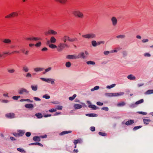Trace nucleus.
Masks as SVG:
<instances>
[{
    "label": "nucleus",
    "instance_id": "nucleus-1",
    "mask_svg": "<svg viewBox=\"0 0 153 153\" xmlns=\"http://www.w3.org/2000/svg\"><path fill=\"white\" fill-rule=\"evenodd\" d=\"M72 13L76 17H77L81 19H82L84 17V15L83 13L78 10H75Z\"/></svg>",
    "mask_w": 153,
    "mask_h": 153
},
{
    "label": "nucleus",
    "instance_id": "nucleus-2",
    "mask_svg": "<svg viewBox=\"0 0 153 153\" xmlns=\"http://www.w3.org/2000/svg\"><path fill=\"white\" fill-rule=\"evenodd\" d=\"M82 36L86 39H94L96 37V35L93 33H90L83 35Z\"/></svg>",
    "mask_w": 153,
    "mask_h": 153
},
{
    "label": "nucleus",
    "instance_id": "nucleus-3",
    "mask_svg": "<svg viewBox=\"0 0 153 153\" xmlns=\"http://www.w3.org/2000/svg\"><path fill=\"white\" fill-rule=\"evenodd\" d=\"M68 45L66 44L60 43L58 45L57 50L59 52H61L65 47L68 48Z\"/></svg>",
    "mask_w": 153,
    "mask_h": 153
},
{
    "label": "nucleus",
    "instance_id": "nucleus-4",
    "mask_svg": "<svg viewBox=\"0 0 153 153\" xmlns=\"http://www.w3.org/2000/svg\"><path fill=\"white\" fill-rule=\"evenodd\" d=\"M124 94V93L123 92L116 93H106L105 94V95L110 97H116L121 96Z\"/></svg>",
    "mask_w": 153,
    "mask_h": 153
},
{
    "label": "nucleus",
    "instance_id": "nucleus-5",
    "mask_svg": "<svg viewBox=\"0 0 153 153\" xmlns=\"http://www.w3.org/2000/svg\"><path fill=\"white\" fill-rule=\"evenodd\" d=\"M88 54V52L87 51H85V53H84L83 52H81L77 56V58L84 59L87 57V56Z\"/></svg>",
    "mask_w": 153,
    "mask_h": 153
},
{
    "label": "nucleus",
    "instance_id": "nucleus-6",
    "mask_svg": "<svg viewBox=\"0 0 153 153\" xmlns=\"http://www.w3.org/2000/svg\"><path fill=\"white\" fill-rule=\"evenodd\" d=\"M57 33L52 29H50L48 31L45 32V34L46 35H56L57 34Z\"/></svg>",
    "mask_w": 153,
    "mask_h": 153
},
{
    "label": "nucleus",
    "instance_id": "nucleus-7",
    "mask_svg": "<svg viewBox=\"0 0 153 153\" xmlns=\"http://www.w3.org/2000/svg\"><path fill=\"white\" fill-rule=\"evenodd\" d=\"M18 92L20 94H22L24 93L27 94L29 93V91L25 88H22L20 89Z\"/></svg>",
    "mask_w": 153,
    "mask_h": 153
},
{
    "label": "nucleus",
    "instance_id": "nucleus-8",
    "mask_svg": "<svg viewBox=\"0 0 153 153\" xmlns=\"http://www.w3.org/2000/svg\"><path fill=\"white\" fill-rule=\"evenodd\" d=\"M112 25L113 26H115L117 24V20L115 17L113 16L111 19Z\"/></svg>",
    "mask_w": 153,
    "mask_h": 153
},
{
    "label": "nucleus",
    "instance_id": "nucleus-9",
    "mask_svg": "<svg viewBox=\"0 0 153 153\" xmlns=\"http://www.w3.org/2000/svg\"><path fill=\"white\" fill-rule=\"evenodd\" d=\"M5 116L7 118L12 119L15 117V115L13 113H10L6 114Z\"/></svg>",
    "mask_w": 153,
    "mask_h": 153
},
{
    "label": "nucleus",
    "instance_id": "nucleus-10",
    "mask_svg": "<svg viewBox=\"0 0 153 153\" xmlns=\"http://www.w3.org/2000/svg\"><path fill=\"white\" fill-rule=\"evenodd\" d=\"M66 58L68 59H78L77 56L75 54L67 55Z\"/></svg>",
    "mask_w": 153,
    "mask_h": 153
},
{
    "label": "nucleus",
    "instance_id": "nucleus-11",
    "mask_svg": "<svg viewBox=\"0 0 153 153\" xmlns=\"http://www.w3.org/2000/svg\"><path fill=\"white\" fill-rule=\"evenodd\" d=\"M44 69L43 68L36 67L33 69V70L36 72H41L44 70Z\"/></svg>",
    "mask_w": 153,
    "mask_h": 153
},
{
    "label": "nucleus",
    "instance_id": "nucleus-12",
    "mask_svg": "<svg viewBox=\"0 0 153 153\" xmlns=\"http://www.w3.org/2000/svg\"><path fill=\"white\" fill-rule=\"evenodd\" d=\"M127 78L128 79L130 80H135L136 79V77L132 74L128 75L127 76Z\"/></svg>",
    "mask_w": 153,
    "mask_h": 153
},
{
    "label": "nucleus",
    "instance_id": "nucleus-13",
    "mask_svg": "<svg viewBox=\"0 0 153 153\" xmlns=\"http://www.w3.org/2000/svg\"><path fill=\"white\" fill-rule=\"evenodd\" d=\"M38 85H32L31 86V88L33 91H36L38 89Z\"/></svg>",
    "mask_w": 153,
    "mask_h": 153
},
{
    "label": "nucleus",
    "instance_id": "nucleus-14",
    "mask_svg": "<svg viewBox=\"0 0 153 153\" xmlns=\"http://www.w3.org/2000/svg\"><path fill=\"white\" fill-rule=\"evenodd\" d=\"M40 79L44 81H45L48 83H50L51 81V78H40Z\"/></svg>",
    "mask_w": 153,
    "mask_h": 153
},
{
    "label": "nucleus",
    "instance_id": "nucleus-15",
    "mask_svg": "<svg viewBox=\"0 0 153 153\" xmlns=\"http://www.w3.org/2000/svg\"><path fill=\"white\" fill-rule=\"evenodd\" d=\"M66 38H68V41L70 42H74L77 41V39L75 37L73 38H71L69 37H66Z\"/></svg>",
    "mask_w": 153,
    "mask_h": 153
},
{
    "label": "nucleus",
    "instance_id": "nucleus-16",
    "mask_svg": "<svg viewBox=\"0 0 153 153\" xmlns=\"http://www.w3.org/2000/svg\"><path fill=\"white\" fill-rule=\"evenodd\" d=\"M72 132L71 131H64L62 132L59 133V135H63L66 134L68 133H71Z\"/></svg>",
    "mask_w": 153,
    "mask_h": 153
},
{
    "label": "nucleus",
    "instance_id": "nucleus-17",
    "mask_svg": "<svg viewBox=\"0 0 153 153\" xmlns=\"http://www.w3.org/2000/svg\"><path fill=\"white\" fill-rule=\"evenodd\" d=\"M74 107L76 109H77L81 108L82 105L79 104H75L74 105Z\"/></svg>",
    "mask_w": 153,
    "mask_h": 153
},
{
    "label": "nucleus",
    "instance_id": "nucleus-18",
    "mask_svg": "<svg viewBox=\"0 0 153 153\" xmlns=\"http://www.w3.org/2000/svg\"><path fill=\"white\" fill-rule=\"evenodd\" d=\"M134 123V120H130L127 121L126 123L125 124L126 125L128 126L133 124Z\"/></svg>",
    "mask_w": 153,
    "mask_h": 153
},
{
    "label": "nucleus",
    "instance_id": "nucleus-19",
    "mask_svg": "<svg viewBox=\"0 0 153 153\" xmlns=\"http://www.w3.org/2000/svg\"><path fill=\"white\" fill-rule=\"evenodd\" d=\"M3 42L4 43L9 44L11 43V40L9 39H5L3 40Z\"/></svg>",
    "mask_w": 153,
    "mask_h": 153
},
{
    "label": "nucleus",
    "instance_id": "nucleus-20",
    "mask_svg": "<svg viewBox=\"0 0 153 153\" xmlns=\"http://www.w3.org/2000/svg\"><path fill=\"white\" fill-rule=\"evenodd\" d=\"M85 115L86 116L91 117H96L97 116V114L94 113L87 114Z\"/></svg>",
    "mask_w": 153,
    "mask_h": 153
},
{
    "label": "nucleus",
    "instance_id": "nucleus-21",
    "mask_svg": "<svg viewBox=\"0 0 153 153\" xmlns=\"http://www.w3.org/2000/svg\"><path fill=\"white\" fill-rule=\"evenodd\" d=\"M25 108H33L34 106L32 104H26L25 105Z\"/></svg>",
    "mask_w": 153,
    "mask_h": 153
},
{
    "label": "nucleus",
    "instance_id": "nucleus-22",
    "mask_svg": "<svg viewBox=\"0 0 153 153\" xmlns=\"http://www.w3.org/2000/svg\"><path fill=\"white\" fill-rule=\"evenodd\" d=\"M25 131L24 130H19L18 131L19 135V137L22 136L25 133Z\"/></svg>",
    "mask_w": 153,
    "mask_h": 153
},
{
    "label": "nucleus",
    "instance_id": "nucleus-23",
    "mask_svg": "<svg viewBox=\"0 0 153 153\" xmlns=\"http://www.w3.org/2000/svg\"><path fill=\"white\" fill-rule=\"evenodd\" d=\"M50 40L51 42V43H55L56 42V39H55L54 37L52 36H51L50 39Z\"/></svg>",
    "mask_w": 153,
    "mask_h": 153
},
{
    "label": "nucleus",
    "instance_id": "nucleus-24",
    "mask_svg": "<svg viewBox=\"0 0 153 153\" xmlns=\"http://www.w3.org/2000/svg\"><path fill=\"white\" fill-rule=\"evenodd\" d=\"M7 71L10 74H12L15 73V70L14 69H10V68H7Z\"/></svg>",
    "mask_w": 153,
    "mask_h": 153
},
{
    "label": "nucleus",
    "instance_id": "nucleus-25",
    "mask_svg": "<svg viewBox=\"0 0 153 153\" xmlns=\"http://www.w3.org/2000/svg\"><path fill=\"white\" fill-rule=\"evenodd\" d=\"M144 124L146 125L148 124L151 121V120L149 119H144L143 120Z\"/></svg>",
    "mask_w": 153,
    "mask_h": 153
},
{
    "label": "nucleus",
    "instance_id": "nucleus-26",
    "mask_svg": "<svg viewBox=\"0 0 153 153\" xmlns=\"http://www.w3.org/2000/svg\"><path fill=\"white\" fill-rule=\"evenodd\" d=\"M88 107L92 108L93 110H96L98 108L94 105H88Z\"/></svg>",
    "mask_w": 153,
    "mask_h": 153
},
{
    "label": "nucleus",
    "instance_id": "nucleus-27",
    "mask_svg": "<svg viewBox=\"0 0 153 153\" xmlns=\"http://www.w3.org/2000/svg\"><path fill=\"white\" fill-rule=\"evenodd\" d=\"M33 140L35 141H40V139L38 136H34L33 138Z\"/></svg>",
    "mask_w": 153,
    "mask_h": 153
},
{
    "label": "nucleus",
    "instance_id": "nucleus-28",
    "mask_svg": "<svg viewBox=\"0 0 153 153\" xmlns=\"http://www.w3.org/2000/svg\"><path fill=\"white\" fill-rule=\"evenodd\" d=\"M22 70L25 72H27L29 70L27 66H24L23 67Z\"/></svg>",
    "mask_w": 153,
    "mask_h": 153
},
{
    "label": "nucleus",
    "instance_id": "nucleus-29",
    "mask_svg": "<svg viewBox=\"0 0 153 153\" xmlns=\"http://www.w3.org/2000/svg\"><path fill=\"white\" fill-rule=\"evenodd\" d=\"M35 115L36 116L37 118L39 119L43 117V116L42 114L40 113H38L36 114H35Z\"/></svg>",
    "mask_w": 153,
    "mask_h": 153
},
{
    "label": "nucleus",
    "instance_id": "nucleus-30",
    "mask_svg": "<svg viewBox=\"0 0 153 153\" xmlns=\"http://www.w3.org/2000/svg\"><path fill=\"white\" fill-rule=\"evenodd\" d=\"M38 145L39 146H43V145L41 143H39V142H36V143H30L29 144V145Z\"/></svg>",
    "mask_w": 153,
    "mask_h": 153
},
{
    "label": "nucleus",
    "instance_id": "nucleus-31",
    "mask_svg": "<svg viewBox=\"0 0 153 153\" xmlns=\"http://www.w3.org/2000/svg\"><path fill=\"white\" fill-rule=\"evenodd\" d=\"M126 36L125 35H120L117 36H116V38L118 39H123L125 38Z\"/></svg>",
    "mask_w": 153,
    "mask_h": 153
},
{
    "label": "nucleus",
    "instance_id": "nucleus-32",
    "mask_svg": "<svg viewBox=\"0 0 153 153\" xmlns=\"http://www.w3.org/2000/svg\"><path fill=\"white\" fill-rule=\"evenodd\" d=\"M153 94V90H147L145 93L146 94Z\"/></svg>",
    "mask_w": 153,
    "mask_h": 153
},
{
    "label": "nucleus",
    "instance_id": "nucleus-33",
    "mask_svg": "<svg viewBox=\"0 0 153 153\" xmlns=\"http://www.w3.org/2000/svg\"><path fill=\"white\" fill-rule=\"evenodd\" d=\"M144 102V100L143 99H141L138 101H137L136 102H135V104L136 105H138L142 103H143Z\"/></svg>",
    "mask_w": 153,
    "mask_h": 153
},
{
    "label": "nucleus",
    "instance_id": "nucleus-34",
    "mask_svg": "<svg viewBox=\"0 0 153 153\" xmlns=\"http://www.w3.org/2000/svg\"><path fill=\"white\" fill-rule=\"evenodd\" d=\"M126 103L124 102H121L118 103L117 104V106L119 107L123 106L125 105Z\"/></svg>",
    "mask_w": 153,
    "mask_h": 153
},
{
    "label": "nucleus",
    "instance_id": "nucleus-35",
    "mask_svg": "<svg viewBox=\"0 0 153 153\" xmlns=\"http://www.w3.org/2000/svg\"><path fill=\"white\" fill-rule=\"evenodd\" d=\"M86 63L88 65H94L95 64V62L91 61H89L86 62Z\"/></svg>",
    "mask_w": 153,
    "mask_h": 153
},
{
    "label": "nucleus",
    "instance_id": "nucleus-36",
    "mask_svg": "<svg viewBox=\"0 0 153 153\" xmlns=\"http://www.w3.org/2000/svg\"><path fill=\"white\" fill-rule=\"evenodd\" d=\"M17 150L21 152H23V153H26V152L22 148H18L17 149Z\"/></svg>",
    "mask_w": 153,
    "mask_h": 153
},
{
    "label": "nucleus",
    "instance_id": "nucleus-37",
    "mask_svg": "<svg viewBox=\"0 0 153 153\" xmlns=\"http://www.w3.org/2000/svg\"><path fill=\"white\" fill-rule=\"evenodd\" d=\"M52 68L51 67H48V68L45 69V71L43 73L44 74H45L46 73L50 71L51 70Z\"/></svg>",
    "mask_w": 153,
    "mask_h": 153
},
{
    "label": "nucleus",
    "instance_id": "nucleus-38",
    "mask_svg": "<svg viewBox=\"0 0 153 153\" xmlns=\"http://www.w3.org/2000/svg\"><path fill=\"white\" fill-rule=\"evenodd\" d=\"M66 37H69L68 36L65 35L62 38L64 42L65 43L67 40L68 41V38H66Z\"/></svg>",
    "mask_w": 153,
    "mask_h": 153
},
{
    "label": "nucleus",
    "instance_id": "nucleus-39",
    "mask_svg": "<svg viewBox=\"0 0 153 153\" xmlns=\"http://www.w3.org/2000/svg\"><path fill=\"white\" fill-rule=\"evenodd\" d=\"M91 44L94 47H96L97 45V43L95 40H93L91 41Z\"/></svg>",
    "mask_w": 153,
    "mask_h": 153
},
{
    "label": "nucleus",
    "instance_id": "nucleus-40",
    "mask_svg": "<svg viewBox=\"0 0 153 153\" xmlns=\"http://www.w3.org/2000/svg\"><path fill=\"white\" fill-rule=\"evenodd\" d=\"M76 95L74 94L72 97H69V99L71 101L73 100L76 97Z\"/></svg>",
    "mask_w": 153,
    "mask_h": 153
},
{
    "label": "nucleus",
    "instance_id": "nucleus-41",
    "mask_svg": "<svg viewBox=\"0 0 153 153\" xmlns=\"http://www.w3.org/2000/svg\"><path fill=\"white\" fill-rule=\"evenodd\" d=\"M42 97L44 98H45L46 99H48L50 98V97L48 95V94H46L44 95Z\"/></svg>",
    "mask_w": 153,
    "mask_h": 153
},
{
    "label": "nucleus",
    "instance_id": "nucleus-42",
    "mask_svg": "<svg viewBox=\"0 0 153 153\" xmlns=\"http://www.w3.org/2000/svg\"><path fill=\"white\" fill-rule=\"evenodd\" d=\"M49 47L53 49L57 48V47L56 45L53 44H51L49 45Z\"/></svg>",
    "mask_w": 153,
    "mask_h": 153
},
{
    "label": "nucleus",
    "instance_id": "nucleus-43",
    "mask_svg": "<svg viewBox=\"0 0 153 153\" xmlns=\"http://www.w3.org/2000/svg\"><path fill=\"white\" fill-rule=\"evenodd\" d=\"M116 85V84H112L111 85H108L106 87V88L108 89H111L112 88L114 87H115Z\"/></svg>",
    "mask_w": 153,
    "mask_h": 153
},
{
    "label": "nucleus",
    "instance_id": "nucleus-44",
    "mask_svg": "<svg viewBox=\"0 0 153 153\" xmlns=\"http://www.w3.org/2000/svg\"><path fill=\"white\" fill-rule=\"evenodd\" d=\"M99 88V86H96L94 87L93 88H91V91H94V90H98Z\"/></svg>",
    "mask_w": 153,
    "mask_h": 153
},
{
    "label": "nucleus",
    "instance_id": "nucleus-45",
    "mask_svg": "<svg viewBox=\"0 0 153 153\" xmlns=\"http://www.w3.org/2000/svg\"><path fill=\"white\" fill-rule=\"evenodd\" d=\"M142 126H136L134 127L133 128V130L134 131H136L140 128H141L142 127Z\"/></svg>",
    "mask_w": 153,
    "mask_h": 153
},
{
    "label": "nucleus",
    "instance_id": "nucleus-46",
    "mask_svg": "<svg viewBox=\"0 0 153 153\" xmlns=\"http://www.w3.org/2000/svg\"><path fill=\"white\" fill-rule=\"evenodd\" d=\"M81 140L79 139L75 140L74 142V144L75 145H76L78 143H81Z\"/></svg>",
    "mask_w": 153,
    "mask_h": 153
},
{
    "label": "nucleus",
    "instance_id": "nucleus-47",
    "mask_svg": "<svg viewBox=\"0 0 153 153\" xmlns=\"http://www.w3.org/2000/svg\"><path fill=\"white\" fill-rule=\"evenodd\" d=\"M21 102H23V101H28L30 102H32L33 101L30 100L29 99H22L20 100Z\"/></svg>",
    "mask_w": 153,
    "mask_h": 153
},
{
    "label": "nucleus",
    "instance_id": "nucleus-48",
    "mask_svg": "<svg viewBox=\"0 0 153 153\" xmlns=\"http://www.w3.org/2000/svg\"><path fill=\"white\" fill-rule=\"evenodd\" d=\"M20 97V96H15L12 97V98L14 100H17L18 98Z\"/></svg>",
    "mask_w": 153,
    "mask_h": 153
},
{
    "label": "nucleus",
    "instance_id": "nucleus-49",
    "mask_svg": "<svg viewBox=\"0 0 153 153\" xmlns=\"http://www.w3.org/2000/svg\"><path fill=\"white\" fill-rule=\"evenodd\" d=\"M13 16L12 14V13H10V14L7 15L5 16V18H10L11 17H13Z\"/></svg>",
    "mask_w": 153,
    "mask_h": 153
},
{
    "label": "nucleus",
    "instance_id": "nucleus-50",
    "mask_svg": "<svg viewBox=\"0 0 153 153\" xmlns=\"http://www.w3.org/2000/svg\"><path fill=\"white\" fill-rule=\"evenodd\" d=\"M13 17L17 16H18V13L16 12H13L12 13Z\"/></svg>",
    "mask_w": 153,
    "mask_h": 153
},
{
    "label": "nucleus",
    "instance_id": "nucleus-51",
    "mask_svg": "<svg viewBox=\"0 0 153 153\" xmlns=\"http://www.w3.org/2000/svg\"><path fill=\"white\" fill-rule=\"evenodd\" d=\"M123 57H125L127 55V52L126 51H124L122 52Z\"/></svg>",
    "mask_w": 153,
    "mask_h": 153
},
{
    "label": "nucleus",
    "instance_id": "nucleus-52",
    "mask_svg": "<svg viewBox=\"0 0 153 153\" xmlns=\"http://www.w3.org/2000/svg\"><path fill=\"white\" fill-rule=\"evenodd\" d=\"M136 104L135 103H132L129 105V106L131 108H134L136 107Z\"/></svg>",
    "mask_w": 153,
    "mask_h": 153
},
{
    "label": "nucleus",
    "instance_id": "nucleus-53",
    "mask_svg": "<svg viewBox=\"0 0 153 153\" xmlns=\"http://www.w3.org/2000/svg\"><path fill=\"white\" fill-rule=\"evenodd\" d=\"M65 66L67 67H70L71 66V63L70 62H67L65 64Z\"/></svg>",
    "mask_w": 153,
    "mask_h": 153
},
{
    "label": "nucleus",
    "instance_id": "nucleus-54",
    "mask_svg": "<svg viewBox=\"0 0 153 153\" xmlns=\"http://www.w3.org/2000/svg\"><path fill=\"white\" fill-rule=\"evenodd\" d=\"M98 133L100 135L102 136H105L106 135V133L102 132H99Z\"/></svg>",
    "mask_w": 153,
    "mask_h": 153
},
{
    "label": "nucleus",
    "instance_id": "nucleus-55",
    "mask_svg": "<svg viewBox=\"0 0 153 153\" xmlns=\"http://www.w3.org/2000/svg\"><path fill=\"white\" fill-rule=\"evenodd\" d=\"M103 53L105 55H108L109 53H111L110 51H105Z\"/></svg>",
    "mask_w": 153,
    "mask_h": 153
},
{
    "label": "nucleus",
    "instance_id": "nucleus-56",
    "mask_svg": "<svg viewBox=\"0 0 153 153\" xmlns=\"http://www.w3.org/2000/svg\"><path fill=\"white\" fill-rule=\"evenodd\" d=\"M26 77L27 78H31L32 75L30 73H28L27 74Z\"/></svg>",
    "mask_w": 153,
    "mask_h": 153
},
{
    "label": "nucleus",
    "instance_id": "nucleus-57",
    "mask_svg": "<svg viewBox=\"0 0 153 153\" xmlns=\"http://www.w3.org/2000/svg\"><path fill=\"white\" fill-rule=\"evenodd\" d=\"M101 109L107 111H108L109 110L108 108L107 107H103L101 108Z\"/></svg>",
    "mask_w": 153,
    "mask_h": 153
},
{
    "label": "nucleus",
    "instance_id": "nucleus-58",
    "mask_svg": "<svg viewBox=\"0 0 153 153\" xmlns=\"http://www.w3.org/2000/svg\"><path fill=\"white\" fill-rule=\"evenodd\" d=\"M31 134V133L30 132H27L25 134V135L27 137H30Z\"/></svg>",
    "mask_w": 153,
    "mask_h": 153
},
{
    "label": "nucleus",
    "instance_id": "nucleus-59",
    "mask_svg": "<svg viewBox=\"0 0 153 153\" xmlns=\"http://www.w3.org/2000/svg\"><path fill=\"white\" fill-rule=\"evenodd\" d=\"M144 56L146 57H149L151 56V55L149 53H146L144 54Z\"/></svg>",
    "mask_w": 153,
    "mask_h": 153
},
{
    "label": "nucleus",
    "instance_id": "nucleus-60",
    "mask_svg": "<svg viewBox=\"0 0 153 153\" xmlns=\"http://www.w3.org/2000/svg\"><path fill=\"white\" fill-rule=\"evenodd\" d=\"M137 113L143 115H146L147 114V113L146 112H143L142 111H138V112Z\"/></svg>",
    "mask_w": 153,
    "mask_h": 153
},
{
    "label": "nucleus",
    "instance_id": "nucleus-61",
    "mask_svg": "<svg viewBox=\"0 0 153 153\" xmlns=\"http://www.w3.org/2000/svg\"><path fill=\"white\" fill-rule=\"evenodd\" d=\"M97 104L98 105L102 106L103 105V103L102 102H97Z\"/></svg>",
    "mask_w": 153,
    "mask_h": 153
},
{
    "label": "nucleus",
    "instance_id": "nucleus-62",
    "mask_svg": "<svg viewBox=\"0 0 153 153\" xmlns=\"http://www.w3.org/2000/svg\"><path fill=\"white\" fill-rule=\"evenodd\" d=\"M13 135L16 137H19V135L18 133H13Z\"/></svg>",
    "mask_w": 153,
    "mask_h": 153
},
{
    "label": "nucleus",
    "instance_id": "nucleus-63",
    "mask_svg": "<svg viewBox=\"0 0 153 153\" xmlns=\"http://www.w3.org/2000/svg\"><path fill=\"white\" fill-rule=\"evenodd\" d=\"M56 110L55 109L52 108L49 110V111L50 112H53L56 111Z\"/></svg>",
    "mask_w": 153,
    "mask_h": 153
},
{
    "label": "nucleus",
    "instance_id": "nucleus-64",
    "mask_svg": "<svg viewBox=\"0 0 153 153\" xmlns=\"http://www.w3.org/2000/svg\"><path fill=\"white\" fill-rule=\"evenodd\" d=\"M41 42H39L38 43H36L35 45V46L37 47H39L41 46Z\"/></svg>",
    "mask_w": 153,
    "mask_h": 153
}]
</instances>
